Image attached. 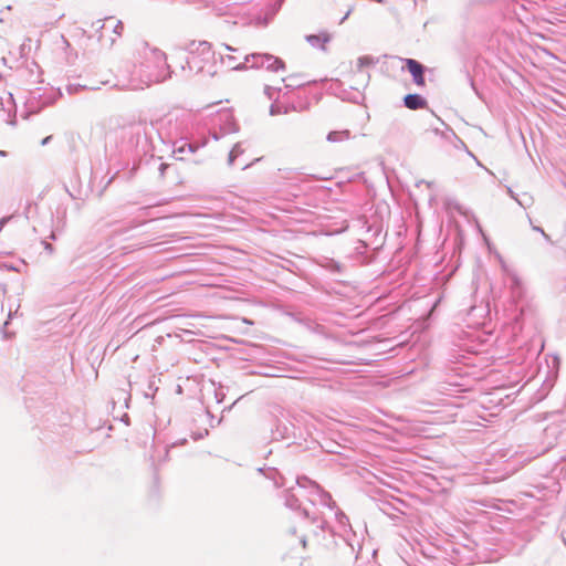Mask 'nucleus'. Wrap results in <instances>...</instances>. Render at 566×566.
I'll use <instances>...</instances> for the list:
<instances>
[{
    "instance_id": "nucleus-1",
    "label": "nucleus",
    "mask_w": 566,
    "mask_h": 566,
    "mask_svg": "<svg viewBox=\"0 0 566 566\" xmlns=\"http://www.w3.org/2000/svg\"><path fill=\"white\" fill-rule=\"evenodd\" d=\"M138 59L130 73L128 86L133 90H142L155 83H160L170 77L166 54L151 48L147 42H142L137 49Z\"/></svg>"
},
{
    "instance_id": "nucleus-2",
    "label": "nucleus",
    "mask_w": 566,
    "mask_h": 566,
    "mask_svg": "<svg viewBox=\"0 0 566 566\" xmlns=\"http://www.w3.org/2000/svg\"><path fill=\"white\" fill-rule=\"evenodd\" d=\"M333 510H335V520L338 527L337 533L333 531L336 548L335 557L342 564L349 563L358 558V553L356 552L355 545L352 541L356 535L352 532L348 517L336 505Z\"/></svg>"
},
{
    "instance_id": "nucleus-3",
    "label": "nucleus",
    "mask_w": 566,
    "mask_h": 566,
    "mask_svg": "<svg viewBox=\"0 0 566 566\" xmlns=\"http://www.w3.org/2000/svg\"><path fill=\"white\" fill-rule=\"evenodd\" d=\"M296 484L302 491V496H306L307 501L313 505H322L328 509L335 507V502L332 495L324 491L315 481H312L307 476H298Z\"/></svg>"
},
{
    "instance_id": "nucleus-4",
    "label": "nucleus",
    "mask_w": 566,
    "mask_h": 566,
    "mask_svg": "<svg viewBox=\"0 0 566 566\" xmlns=\"http://www.w3.org/2000/svg\"><path fill=\"white\" fill-rule=\"evenodd\" d=\"M101 30L102 32L99 35V40L102 41L103 45L113 48L117 39H119L123 35L124 23L120 20L115 19L114 17H107L104 19V22L101 25Z\"/></svg>"
},
{
    "instance_id": "nucleus-5",
    "label": "nucleus",
    "mask_w": 566,
    "mask_h": 566,
    "mask_svg": "<svg viewBox=\"0 0 566 566\" xmlns=\"http://www.w3.org/2000/svg\"><path fill=\"white\" fill-rule=\"evenodd\" d=\"M283 497H284V504L286 507L293 510V511H301V515L304 517V518H308L311 520L313 523H315L317 521V517L315 516V514L313 512H311L310 510H307L306 507H301V502H300V497L297 494L294 493V489L293 488H290L287 490L284 491L283 493Z\"/></svg>"
},
{
    "instance_id": "nucleus-6",
    "label": "nucleus",
    "mask_w": 566,
    "mask_h": 566,
    "mask_svg": "<svg viewBox=\"0 0 566 566\" xmlns=\"http://www.w3.org/2000/svg\"><path fill=\"white\" fill-rule=\"evenodd\" d=\"M189 53L198 54L201 62H211L214 57L211 43L207 41L191 42L189 44Z\"/></svg>"
},
{
    "instance_id": "nucleus-7",
    "label": "nucleus",
    "mask_w": 566,
    "mask_h": 566,
    "mask_svg": "<svg viewBox=\"0 0 566 566\" xmlns=\"http://www.w3.org/2000/svg\"><path fill=\"white\" fill-rule=\"evenodd\" d=\"M269 61L277 63V56L269 53H251L244 56V63L248 65V69H262L264 62Z\"/></svg>"
},
{
    "instance_id": "nucleus-8",
    "label": "nucleus",
    "mask_w": 566,
    "mask_h": 566,
    "mask_svg": "<svg viewBox=\"0 0 566 566\" xmlns=\"http://www.w3.org/2000/svg\"><path fill=\"white\" fill-rule=\"evenodd\" d=\"M405 62H406V67L408 69V71L412 75L413 82L418 86H423L424 83H426V81H424L426 67H424V65H422L420 62H418L417 60H413V59H406Z\"/></svg>"
},
{
    "instance_id": "nucleus-9",
    "label": "nucleus",
    "mask_w": 566,
    "mask_h": 566,
    "mask_svg": "<svg viewBox=\"0 0 566 566\" xmlns=\"http://www.w3.org/2000/svg\"><path fill=\"white\" fill-rule=\"evenodd\" d=\"M503 271L510 279V289L513 298H521L523 295V284L515 271L509 269L505 264L502 265Z\"/></svg>"
},
{
    "instance_id": "nucleus-10",
    "label": "nucleus",
    "mask_w": 566,
    "mask_h": 566,
    "mask_svg": "<svg viewBox=\"0 0 566 566\" xmlns=\"http://www.w3.org/2000/svg\"><path fill=\"white\" fill-rule=\"evenodd\" d=\"M207 144V139H202L201 142H188L186 139H180L179 142H177L175 144V149H174V153L175 154H185V153H189V154H193L195 151H197L200 147H203L206 146Z\"/></svg>"
},
{
    "instance_id": "nucleus-11",
    "label": "nucleus",
    "mask_w": 566,
    "mask_h": 566,
    "mask_svg": "<svg viewBox=\"0 0 566 566\" xmlns=\"http://www.w3.org/2000/svg\"><path fill=\"white\" fill-rule=\"evenodd\" d=\"M403 105L412 111L421 109L427 106V99L419 94H407L403 97Z\"/></svg>"
},
{
    "instance_id": "nucleus-12",
    "label": "nucleus",
    "mask_w": 566,
    "mask_h": 566,
    "mask_svg": "<svg viewBox=\"0 0 566 566\" xmlns=\"http://www.w3.org/2000/svg\"><path fill=\"white\" fill-rule=\"evenodd\" d=\"M306 41L313 46V48H319L323 51H325V44L331 41V36L327 33H321V34H310L306 35Z\"/></svg>"
},
{
    "instance_id": "nucleus-13",
    "label": "nucleus",
    "mask_w": 566,
    "mask_h": 566,
    "mask_svg": "<svg viewBox=\"0 0 566 566\" xmlns=\"http://www.w3.org/2000/svg\"><path fill=\"white\" fill-rule=\"evenodd\" d=\"M187 66L189 71H195L196 73L205 72L206 65L209 62H201L198 54H191L189 53V56L187 57Z\"/></svg>"
},
{
    "instance_id": "nucleus-14",
    "label": "nucleus",
    "mask_w": 566,
    "mask_h": 566,
    "mask_svg": "<svg viewBox=\"0 0 566 566\" xmlns=\"http://www.w3.org/2000/svg\"><path fill=\"white\" fill-rule=\"evenodd\" d=\"M221 61L227 67L234 71H244L248 70V65L243 62L237 63L238 57L234 55H221Z\"/></svg>"
},
{
    "instance_id": "nucleus-15",
    "label": "nucleus",
    "mask_w": 566,
    "mask_h": 566,
    "mask_svg": "<svg viewBox=\"0 0 566 566\" xmlns=\"http://www.w3.org/2000/svg\"><path fill=\"white\" fill-rule=\"evenodd\" d=\"M352 137V133L348 129L332 130L327 134L326 139L329 143H338L348 140Z\"/></svg>"
},
{
    "instance_id": "nucleus-16",
    "label": "nucleus",
    "mask_w": 566,
    "mask_h": 566,
    "mask_svg": "<svg viewBox=\"0 0 566 566\" xmlns=\"http://www.w3.org/2000/svg\"><path fill=\"white\" fill-rule=\"evenodd\" d=\"M243 153H244L243 144L242 143L234 144V146L232 147V149L229 153L228 164L230 166L233 165L234 159L237 157H239L240 155H242Z\"/></svg>"
},
{
    "instance_id": "nucleus-17",
    "label": "nucleus",
    "mask_w": 566,
    "mask_h": 566,
    "mask_svg": "<svg viewBox=\"0 0 566 566\" xmlns=\"http://www.w3.org/2000/svg\"><path fill=\"white\" fill-rule=\"evenodd\" d=\"M262 69H265L270 72H279L285 70V63L282 59L277 57V63H272V61L264 62V65Z\"/></svg>"
},
{
    "instance_id": "nucleus-18",
    "label": "nucleus",
    "mask_w": 566,
    "mask_h": 566,
    "mask_svg": "<svg viewBox=\"0 0 566 566\" xmlns=\"http://www.w3.org/2000/svg\"><path fill=\"white\" fill-rule=\"evenodd\" d=\"M266 476L274 481V485L276 488L284 485V482H283L284 479H283V476L281 475V473L276 469L269 468Z\"/></svg>"
},
{
    "instance_id": "nucleus-19",
    "label": "nucleus",
    "mask_w": 566,
    "mask_h": 566,
    "mask_svg": "<svg viewBox=\"0 0 566 566\" xmlns=\"http://www.w3.org/2000/svg\"><path fill=\"white\" fill-rule=\"evenodd\" d=\"M97 88L98 87L87 86V85H82V84H69V85H66V92L70 95L77 94L78 92L85 91V90L94 91V90H97Z\"/></svg>"
},
{
    "instance_id": "nucleus-20",
    "label": "nucleus",
    "mask_w": 566,
    "mask_h": 566,
    "mask_svg": "<svg viewBox=\"0 0 566 566\" xmlns=\"http://www.w3.org/2000/svg\"><path fill=\"white\" fill-rule=\"evenodd\" d=\"M289 436V427L284 423H277L276 429L273 431L274 439H284Z\"/></svg>"
},
{
    "instance_id": "nucleus-21",
    "label": "nucleus",
    "mask_w": 566,
    "mask_h": 566,
    "mask_svg": "<svg viewBox=\"0 0 566 566\" xmlns=\"http://www.w3.org/2000/svg\"><path fill=\"white\" fill-rule=\"evenodd\" d=\"M375 63H377V61L373 56L365 55L358 59L357 66L358 70H361L366 66L374 65Z\"/></svg>"
},
{
    "instance_id": "nucleus-22",
    "label": "nucleus",
    "mask_w": 566,
    "mask_h": 566,
    "mask_svg": "<svg viewBox=\"0 0 566 566\" xmlns=\"http://www.w3.org/2000/svg\"><path fill=\"white\" fill-rule=\"evenodd\" d=\"M516 202L523 207V208H527L530 207L532 203H533V198L528 195H524L522 199H516Z\"/></svg>"
},
{
    "instance_id": "nucleus-23",
    "label": "nucleus",
    "mask_w": 566,
    "mask_h": 566,
    "mask_svg": "<svg viewBox=\"0 0 566 566\" xmlns=\"http://www.w3.org/2000/svg\"><path fill=\"white\" fill-rule=\"evenodd\" d=\"M264 93L270 99H272L274 97V94L276 93V90L271 86H265Z\"/></svg>"
},
{
    "instance_id": "nucleus-24",
    "label": "nucleus",
    "mask_w": 566,
    "mask_h": 566,
    "mask_svg": "<svg viewBox=\"0 0 566 566\" xmlns=\"http://www.w3.org/2000/svg\"><path fill=\"white\" fill-rule=\"evenodd\" d=\"M287 80L291 82V83H287L286 84V87H294V86H300L302 85L301 83H297L296 82V76L292 75V76H289Z\"/></svg>"
},
{
    "instance_id": "nucleus-25",
    "label": "nucleus",
    "mask_w": 566,
    "mask_h": 566,
    "mask_svg": "<svg viewBox=\"0 0 566 566\" xmlns=\"http://www.w3.org/2000/svg\"><path fill=\"white\" fill-rule=\"evenodd\" d=\"M532 228L534 231L539 232L545 238V240L551 241V237L541 227L533 226Z\"/></svg>"
},
{
    "instance_id": "nucleus-26",
    "label": "nucleus",
    "mask_w": 566,
    "mask_h": 566,
    "mask_svg": "<svg viewBox=\"0 0 566 566\" xmlns=\"http://www.w3.org/2000/svg\"><path fill=\"white\" fill-rule=\"evenodd\" d=\"M280 113H281L280 107H277L275 104H272L271 107H270V114L273 116V115H276V114H280Z\"/></svg>"
},
{
    "instance_id": "nucleus-27",
    "label": "nucleus",
    "mask_w": 566,
    "mask_h": 566,
    "mask_svg": "<svg viewBox=\"0 0 566 566\" xmlns=\"http://www.w3.org/2000/svg\"><path fill=\"white\" fill-rule=\"evenodd\" d=\"M18 313V310H15L14 312H12L10 310L9 312V315H8V319L4 322V328L9 325V321L13 317V315H15Z\"/></svg>"
},
{
    "instance_id": "nucleus-28",
    "label": "nucleus",
    "mask_w": 566,
    "mask_h": 566,
    "mask_svg": "<svg viewBox=\"0 0 566 566\" xmlns=\"http://www.w3.org/2000/svg\"><path fill=\"white\" fill-rule=\"evenodd\" d=\"M10 220V217H3L2 219H0V231L2 230V228L4 227V224Z\"/></svg>"
},
{
    "instance_id": "nucleus-29",
    "label": "nucleus",
    "mask_w": 566,
    "mask_h": 566,
    "mask_svg": "<svg viewBox=\"0 0 566 566\" xmlns=\"http://www.w3.org/2000/svg\"><path fill=\"white\" fill-rule=\"evenodd\" d=\"M230 127L227 128L228 132H237V125L234 122H231L230 124Z\"/></svg>"
},
{
    "instance_id": "nucleus-30",
    "label": "nucleus",
    "mask_w": 566,
    "mask_h": 566,
    "mask_svg": "<svg viewBox=\"0 0 566 566\" xmlns=\"http://www.w3.org/2000/svg\"><path fill=\"white\" fill-rule=\"evenodd\" d=\"M507 193L510 195L511 198H513L515 201L517 198L516 193L511 189V188H507Z\"/></svg>"
},
{
    "instance_id": "nucleus-31",
    "label": "nucleus",
    "mask_w": 566,
    "mask_h": 566,
    "mask_svg": "<svg viewBox=\"0 0 566 566\" xmlns=\"http://www.w3.org/2000/svg\"><path fill=\"white\" fill-rule=\"evenodd\" d=\"M43 244H44V249H45L46 251H49L50 253H52V252H53V247H52V244H50V243H48V242H43Z\"/></svg>"
},
{
    "instance_id": "nucleus-32",
    "label": "nucleus",
    "mask_w": 566,
    "mask_h": 566,
    "mask_svg": "<svg viewBox=\"0 0 566 566\" xmlns=\"http://www.w3.org/2000/svg\"><path fill=\"white\" fill-rule=\"evenodd\" d=\"M168 168V165L166 164H160L159 166V170H160V174L164 175L165 174V170Z\"/></svg>"
},
{
    "instance_id": "nucleus-33",
    "label": "nucleus",
    "mask_w": 566,
    "mask_h": 566,
    "mask_svg": "<svg viewBox=\"0 0 566 566\" xmlns=\"http://www.w3.org/2000/svg\"><path fill=\"white\" fill-rule=\"evenodd\" d=\"M352 11H353V8H350V9L346 12V14H345V15L343 17V19L340 20V23H343V22H344V21L349 17V14L352 13Z\"/></svg>"
},
{
    "instance_id": "nucleus-34",
    "label": "nucleus",
    "mask_w": 566,
    "mask_h": 566,
    "mask_svg": "<svg viewBox=\"0 0 566 566\" xmlns=\"http://www.w3.org/2000/svg\"><path fill=\"white\" fill-rule=\"evenodd\" d=\"M332 264H333V270L335 269L336 271H340V269H342L340 264H338V263H336L334 261H332Z\"/></svg>"
},
{
    "instance_id": "nucleus-35",
    "label": "nucleus",
    "mask_w": 566,
    "mask_h": 566,
    "mask_svg": "<svg viewBox=\"0 0 566 566\" xmlns=\"http://www.w3.org/2000/svg\"><path fill=\"white\" fill-rule=\"evenodd\" d=\"M224 48H226V50L231 51V52H237L238 51V49H234V48H232V46H230L228 44H224Z\"/></svg>"
},
{
    "instance_id": "nucleus-36",
    "label": "nucleus",
    "mask_w": 566,
    "mask_h": 566,
    "mask_svg": "<svg viewBox=\"0 0 566 566\" xmlns=\"http://www.w3.org/2000/svg\"><path fill=\"white\" fill-rule=\"evenodd\" d=\"M12 335H13V334H11V333H9V332H7V331H4V332H3V336H4V338H10Z\"/></svg>"
},
{
    "instance_id": "nucleus-37",
    "label": "nucleus",
    "mask_w": 566,
    "mask_h": 566,
    "mask_svg": "<svg viewBox=\"0 0 566 566\" xmlns=\"http://www.w3.org/2000/svg\"><path fill=\"white\" fill-rule=\"evenodd\" d=\"M50 139H51V136L45 137V138L42 140V145L48 144Z\"/></svg>"
},
{
    "instance_id": "nucleus-38",
    "label": "nucleus",
    "mask_w": 566,
    "mask_h": 566,
    "mask_svg": "<svg viewBox=\"0 0 566 566\" xmlns=\"http://www.w3.org/2000/svg\"><path fill=\"white\" fill-rule=\"evenodd\" d=\"M470 84H471V86L475 90V87H474V81H473L472 78H470Z\"/></svg>"
},
{
    "instance_id": "nucleus-39",
    "label": "nucleus",
    "mask_w": 566,
    "mask_h": 566,
    "mask_svg": "<svg viewBox=\"0 0 566 566\" xmlns=\"http://www.w3.org/2000/svg\"><path fill=\"white\" fill-rule=\"evenodd\" d=\"M213 138H214L216 140H218V139H219L218 134H216V133H214V134H213Z\"/></svg>"
},
{
    "instance_id": "nucleus-40",
    "label": "nucleus",
    "mask_w": 566,
    "mask_h": 566,
    "mask_svg": "<svg viewBox=\"0 0 566 566\" xmlns=\"http://www.w3.org/2000/svg\"><path fill=\"white\" fill-rule=\"evenodd\" d=\"M325 524H326L325 522H323V523H322V525H321V528H322V530H324V528H325Z\"/></svg>"
},
{
    "instance_id": "nucleus-41",
    "label": "nucleus",
    "mask_w": 566,
    "mask_h": 566,
    "mask_svg": "<svg viewBox=\"0 0 566 566\" xmlns=\"http://www.w3.org/2000/svg\"><path fill=\"white\" fill-rule=\"evenodd\" d=\"M302 544H303V546H305V544H306L305 538L302 539Z\"/></svg>"
},
{
    "instance_id": "nucleus-42",
    "label": "nucleus",
    "mask_w": 566,
    "mask_h": 566,
    "mask_svg": "<svg viewBox=\"0 0 566 566\" xmlns=\"http://www.w3.org/2000/svg\"><path fill=\"white\" fill-rule=\"evenodd\" d=\"M0 155H2V156H3V155H4V151H1V150H0Z\"/></svg>"
},
{
    "instance_id": "nucleus-43",
    "label": "nucleus",
    "mask_w": 566,
    "mask_h": 566,
    "mask_svg": "<svg viewBox=\"0 0 566 566\" xmlns=\"http://www.w3.org/2000/svg\"><path fill=\"white\" fill-rule=\"evenodd\" d=\"M283 0H280V3L282 2Z\"/></svg>"
}]
</instances>
